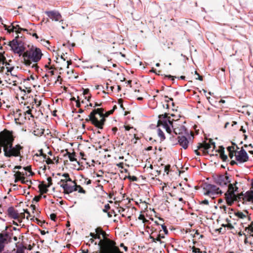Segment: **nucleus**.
Instances as JSON below:
<instances>
[{
    "label": "nucleus",
    "instance_id": "nucleus-25",
    "mask_svg": "<svg viewBox=\"0 0 253 253\" xmlns=\"http://www.w3.org/2000/svg\"><path fill=\"white\" fill-rule=\"evenodd\" d=\"M39 191L41 192V194L38 196H36L33 199L32 202H34V201L36 202H39L42 197V195L44 193H46L48 191Z\"/></svg>",
    "mask_w": 253,
    "mask_h": 253
},
{
    "label": "nucleus",
    "instance_id": "nucleus-17",
    "mask_svg": "<svg viewBox=\"0 0 253 253\" xmlns=\"http://www.w3.org/2000/svg\"><path fill=\"white\" fill-rule=\"evenodd\" d=\"M162 126L168 132L170 133L171 131L170 126L173 127L172 122L170 121V118L163 120Z\"/></svg>",
    "mask_w": 253,
    "mask_h": 253
},
{
    "label": "nucleus",
    "instance_id": "nucleus-31",
    "mask_svg": "<svg viewBox=\"0 0 253 253\" xmlns=\"http://www.w3.org/2000/svg\"><path fill=\"white\" fill-rule=\"evenodd\" d=\"M30 207L33 210V213H34L35 212L36 213V215L37 216H38L39 215V213H40V211H39L38 210H36V207L35 205H31Z\"/></svg>",
    "mask_w": 253,
    "mask_h": 253
},
{
    "label": "nucleus",
    "instance_id": "nucleus-60",
    "mask_svg": "<svg viewBox=\"0 0 253 253\" xmlns=\"http://www.w3.org/2000/svg\"><path fill=\"white\" fill-rule=\"evenodd\" d=\"M40 152H41L40 155H41V156H42L43 157V158H44V159H46V154H43V153H42V149H41V150H40Z\"/></svg>",
    "mask_w": 253,
    "mask_h": 253
},
{
    "label": "nucleus",
    "instance_id": "nucleus-21",
    "mask_svg": "<svg viewBox=\"0 0 253 253\" xmlns=\"http://www.w3.org/2000/svg\"><path fill=\"white\" fill-rule=\"evenodd\" d=\"M221 193V191H206V192L204 193V195L205 196H209L211 198H214L216 195Z\"/></svg>",
    "mask_w": 253,
    "mask_h": 253
},
{
    "label": "nucleus",
    "instance_id": "nucleus-16",
    "mask_svg": "<svg viewBox=\"0 0 253 253\" xmlns=\"http://www.w3.org/2000/svg\"><path fill=\"white\" fill-rule=\"evenodd\" d=\"M178 144L184 149H186L189 145V140L184 135H179L177 138Z\"/></svg>",
    "mask_w": 253,
    "mask_h": 253
},
{
    "label": "nucleus",
    "instance_id": "nucleus-41",
    "mask_svg": "<svg viewBox=\"0 0 253 253\" xmlns=\"http://www.w3.org/2000/svg\"><path fill=\"white\" fill-rule=\"evenodd\" d=\"M170 169V165H168L165 167V172L167 173V174H169V170Z\"/></svg>",
    "mask_w": 253,
    "mask_h": 253
},
{
    "label": "nucleus",
    "instance_id": "nucleus-28",
    "mask_svg": "<svg viewBox=\"0 0 253 253\" xmlns=\"http://www.w3.org/2000/svg\"><path fill=\"white\" fill-rule=\"evenodd\" d=\"M158 135L161 138V141H163L165 139V134L160 128L158 129Z\"/></svg>",
    "mask_w": 253,
    "mask_h": 253
},
{
    "label": "nucleus",
    "instance_id": "nucleus-62",
    "mask_svg": "<svg viewBox=\"0 0 253 253\" xmlns=\"http://www.w3.org/2000/svg\"><path fill=\"white\" fill-rule=\"evenodd\" d=\"M125 209L122 207H120L119 208V212L120 213H122V212H125Z\"/></svg>",
    "mask_w": 253,
    "mask_h": 253
},
{
    "label": "nucleus",
    "instance_id": "nucleus-8",
    "mask_svg": "<svg viewBox=\"0 0 253 253\" xmlns=\"http://www.w3.org/2000/svg\"><path fill=\"white\" fill-rule=\"evenodd\" d=\"M236 192H238V191H226L224 193V199L228 206H232L235 202L241 201L240 193H236Z\"/></svg>",
    "mask_w": 253,
    "mask_h": 253
},
{
    "label": "nucleus",
    "instance_id": "nucleus-48",
    "mask_svg": "<svg viewBox=\"0 0 253 253\" xmlns=\"http://www.w3.org/2000/svg\"><path fill=\"white\" fill-rule=\"evenodd\" d=\"M227 150L228 151V152H232L234 150V146H228L227 147Z\"/></svg>",
    "mask_w": 253,
    "mask_h": 253
},
{
    "label": "nucleus",
    "instance_id": "nucleus-42",
    "mask_svg": "<svg viewBox=\"0 0 253 253\" xmlns=\"http://www.w3.org/2000/svg\"><path fill=\"white\" fill-rule=\"evenodd\" d=\"M110 206L109 204H107L105 205L104 209L103 210V211L104 212H107L108 210L110 209Z\"/></svg>",
    "mask_w": 253,
    "mask_h": 253
},
{
    "label": "nucleus",
    "instance_id": "nucleus-7",
    "mask_svg": "<svg viewBox=\"0 0 253 253\" xmlns=\"http://www.w3.org/2000/svg\"><path fill=\"white\" fill-rule=\"evenodd\" d=\"M18 36L16 37L12 41L9 42L8 45L11 47V50L14 53H17L20 56L24 53L25 47L22 41H18Z\"/></svg>",
    "mask_w": 253,
    "mask_h": 253
},
{
    "label": "nucleus",
    "instance_id": "nucleus-6",
    "mask_svg": "<svg viewBox=\"0 0 253 253\" xmlns=\"http://www.w3.org/2000/svg\"><path fill=\"white\" fill-rule=\"evenodd\" d=\"M214 181L216 184L221 186L228 185V188L227 190H238V188L235 186L234 187L233 184H231L230 177L227 174L215 176L214 177Z\"/></svg>",
    "mask_w": 253,
    "mask_h": 253
},
{
    "label": "nucleus",
    "instance_id": "nucleus-38",
    "mask_svg": "<svg viewBox=\"0 0 253 253\" xmlns=\"http://www.w3.org/2000/svg\"><path fill=\"white\" fill-rule=\"evenodd\" d=\"M83 95L84 97L86 96L87 95L90 94L89 93V89L88 88H85V89L83 88Z\"/></svg>",
    "mask_w": 253,
    "mask_h": 253
},
{
    "label": "nucleus",
    "instance_id": "nucleus-39",
    "mask_svg": "<svg viewBox=\"0 0 253 253\" xmlns=\"http://www.w3.org/2000/svg\"><path fill=\"white\" fill-rule=\"evenodd\" d=\"M168 118H169V117H167V113H165L164 114H162V115H159V118L160 119H163V120L165 119H167Z\"/></svg>",
    "mask_w": 253,
    "mask_h": 253
},
{
    "label": "nucleus",
    "instance_id": "nucleus-55",
    "mask_svg": "<svg viewBox=\"0 0 253 253\" xmlns=\"http://www.w3.org/2000/svg\"><path fill=\"white\" fill-rule=\"evenodd\" d=\"M138 218L140 220H143V222H145V220H146V219H145L144 216L142 214H140L138 217Z\"/></svg>",
    "mask_w": 253,
    "mask_h": 253
},
{
    "label": "nucleus",
    "instance_id": "nucleus-46",
    "mask_svg": "<svg viewBox=\"0 0 253 253\" xmlns=\"http://www.w3.org/2000/svg\"><path fill=\"white\" fill-rule=\"evenodd\" d=\"M195 75H197L198 76V78H196V80H199L200 81H203V77L201 76L196 71H195Z\"/></svg>",
    "mask_w": 253,
    "mask_h": 253
},
{
    "label": "nucleus",
    "instance_id": "nucleus-20",
    "mask_svg": "<svg viewBox=\"0 0 253 253\" xmlns=\"http://www.w3.org/2000/svg\"><path fill=\"white\" fill-rule=\"evenodd\" d=\"M248 213L249 212L247 210H245L243 211H238L234 212V215L238 218L244 219L248 216Z\"/></svg>",
    "mask_w": 253,
    "mask_h": 253
},
{
    "label": "nucleus",
    "instance_id": "nucleus-2",
    "mask_svg": "<svg viewBox=\"0 0 253 253\" xmlns=\"http://www.w3.org/2000/svg\"><path fill=\"white\" fill-rule=\"evenodd\" d=\"M105 110L102 108L94 109L86 119V121H90L96 127L102 129L106 121L105 117L113 114L114 109L110 110L107 113H104Z\"/></svg>",
    "mask_w": 253,
    "mask_h": 253
},
{
    "label": "nucleus",
    "instance_id": "nucleus-32",
    "mask_svg": "<svg viewBox=\"0 0 253 253\" xmlns=\"http://www.w3.org/2000/svg\"><path fill=\"white\" fill-rule=\"evenodd\" d=\"M246 231L247 232H253V221L252 222L251 224L246 228Z\"/></svg>",
    "mask_w": 253,
    "mask_h": 253
},
{
    "label": "nucleus",
    "instance_id": "nucleus-13",
    "mask_svg": "<svg viewBox=\"0 0 253 253\" xmlns=\"http://www.w3.org/2000/svg\"><path fill=\"white\" fill-rule=\"evenodd\" d=\"M10 238L6 232L0 233V253L3 251L4 245L10 242Z\"/></svg>",
    "mask_w": 253,
    "mask_h": 253
},
{
    "label": "nucleus",
    "instance_id": "nucleus-64",
    "mask_svg": "<svg viewBox=\"0 0 253 253\" xmlns=\"http://www.w3.org/2000/svg\"><path fill=\"white\" fill-rule=\"evenodd\" d=\"M16 253H24V252L22 249H18Z\"/></svg>",
    "mask_w": 253,
    "mask_h": 253
},
{
    "label": "nucleus",
    "instance_id": "nucleus-50",
    "mask_svg": "<svg viewBox=\"0 0 253 253\" xmlns=\"http://www.w3.org/2000/svg\"><path fill=\"white\" fill-rule=\"evenodd\" d=\"M76 106L77 107H81V103L80 102V97L79 96H78V99H77V101H76Z\"/></svg>",
    "mask_w": 253,
    "mask_h": 253
},
{
    "label": "nucleus",
    "instance_id": "nucleus-52",
    "mask_svg": "<svg viewBox=\"0 0 253 253\" xmlns=\"http://www.w3.org/2000/svg\"><path fill=\"white\" fill-rule=\"evenodd\" d=\"M46 163L47 164H51L53 163V161L50 158L48 157L46 160Z\"/></svg>",
    "mask_w": 253,
    "mask_h": 253
},
{
    "label": "nucleus",
    "instance_id": "nucleus-29",
    "mask_svg": "<svg viewBox=\"0 0 253 253\" xmlns=\"http://www.w3.org/2000/svg\"><path fill=\"white\" fill-rule=\"evenodd\" d=\"M66 154L68 155V158L71 162L76 161L77 163L79 165V162L77 161V159L75 158V156L72 155L70 152L67 151Z\"/></svg>",
    "mask_w": 253,
    "mask_h": 253
},
{
    "label": "nucleus",
    "instance_id": "nucleus-22",
    "mask_svg": "<svg viewBox=\"0 0 253 253\" xmlns=\"http://www.w3.org/2000/svg\"><path fill=\"white\" fill-rule=\"evenodd\" d=\"M165 238V236L164 235H161L160 234H158L157 236L155 238L154 236H150V239H152L153 242H159L160 244L163 245L164 244V242L162 241V239Z\"/></svg>",
    "mask_w": 253,
    "mask_h": 253
},
{
    "label": "nucleus",
    "instance_id": "nucleus-37",
    "mask_svg": "<svg viewBox=\"0 0 253 253\" xmlns=\"http://www.w3.org/2000/svg\"><path fill=\"white\" fill-rule=\"evenodd\" d=\"M220 158L223 162H226L228 159V157L225 153H223L222 154L220 155Z\"/></svg>",
    "mask_w": 253,
    "mask_h": 253
},
{
    "label": "nucleus",
    "instance_id": "nucleus-26",
    "mask_svg": "<svg viewBox=\"0 0 253 253\" xmlns=\"http://www.w3.org/2000/svg\"><path fill=\"white\" fill-rule=\"evenodd\" d=\"M25 212L24 211H23L22 212L18 213V218L16 219V220H18V222H21L22 221V220L25 218Z\"/></svg>",
    "mask_w": 253,
    "mask_h": 253
},
{
    "label": "nucleus",
    "instance_id": "nucleus-40",
    "mask_svg": "<svg viewBox=\"0 0 253 253\" xmlns=\"http://www.w3.org/2000/svg\"><path fill=\"white\" fill-rule=\"evenodd\" d=\"M192 252L194 253H202V252H201L200 249L199 248H196L194 246H193L192 248Z\"/></svg>",
    "mask_w": 253,
    "mask_h": 253
},
{
    "label": "nucleus",
    "instance_id": "nucleus-33",
    "mask_svg": "<svg viewBox=\"0 0 253 253\" xmlns=\"http://www.w3.org/2000/svg\"><path fill=\"white\" fill-rule=\"evenodd\" d=\"M237 150H234L232 152H229V158L232 159L234 156H235V155H237L236 154L237 153Z\"/></svg>",
    "mask_w": 253,
    "mask_h": 253
},
{
    "label": "nucleus",
    "instance_id": "nucleus-15",
    "mask_svg": "<svg viewBox=\"0 0 253 253\" xmlns=\"http://www.w3.org/2000/svg\"><path fill=\"white\" fill-rule=\"evenodd\" d=\"M7 130L4 129L0 132V154L2 152V148L6 147Z\"/></svg>",
    "mask_w": 253,
    "mask_h": 253
},
{
    "label": "nucleus",
    "instance_id": "nucleus-56",
    "mask_svg": "<svg viewBox=\"0 0 253 253\" xmlns=\"http://www.w3.org/2000/svg\"><path fill=\"white\" fill-rule=\"evenodd\" d=\"M74 191H67V190H66V191H64L63 193H64V195H67L68 196H69V195L70 193L73 192Z\"/></svg>",
    "mask_w": 253,
    "mask_h": 253
},
{
    "label": "nucleus",
    "instance_id": "nucleus-35",
    "mask_svg": "<svg viewBox=\"0 0 253 253\" xmlns=\"http://www.w3.org/2000/svg\"><path fill=\"white\" fill-rule=\"evenodd\" d=\"M222 226L224 227H227L228 229L230 230L234 228V226L230 223H228L226 224H223Z\"/></svg>",
    "mask_w": 253,
    "mask_h": 253
},
{
    "label": "nucleus",
    "instance_id": "nucleus-57",
    "mask_svg": "<svg viewBox=\"0 0 253 253\" xmlns=\"http://www.w3.org/2000/svg\"><path fill=\"white\" fill-rule=\"evenodd\" d=\"M102 105V103H98L97 102H95L94 103V105L93 106V107H100Z\"/></svg>",
    "mask_w": 253,
    "mask_h": 253
},
{
    "label": "nucleus",
    "instance_id": "nucleus-3",
    "mask_svg": "<svg viewBox=\"0 0 253 253\" xmlns=\"http://www.w3.org/2000/svg\"><path fill=\"white\" fill-rule=\"evenodd\" d=\"M14 137L12 132L7 130V143L6 147L3 149L4 155L7 158L12 157H18L21 155L20 151L23 149V147L20 144L13 146Z\"/></svg>",
    "mask_w": 253,
    "mask_h": 253
},
{
    "label": "nucleus",
    "instance_id": "nucleus-61",
    "mask_svg": "<svg viewBox=\"0 0 253 253\" xmlns=\"http://www.w3.org/2000/svg\"><path fill=\"white\" fill-rule=\"evenodd\" d=\"M90 236L92 237V239H96V233H90Z\"/></svg>",
    "mask_w": 253,
    "mask_h": 253
},
{
    "label": "nucleus",
    "instance_id": "nucleus-23",
    "mask_svg": "<svg viewBox=\"0 0 253 253\" xmlns=\"http://www.w3.org/2000/svg\"><path fill=\"white\" fill-rule=\"evenodd\" d=\"M164 199L166 200V201L169 203H170L169 201H171V199H173V197H175V195L172 194V193L169 192H165V194H164L163 196Z\"/></svg>",
    "mask_w": 253,
    "mask_h": 253
},
{
    "label": "nucleus",
    "instance_id": "nucleus-44",
    "mask_svg": "<svg viewBox=\"0 0 253 253\" xmlns=\"http://www.w3.org/2000/svg\"><path fill=\"white\" fill-rule=\"evenodd\" d=\"M56 214L55 213H51L50 215V218L52 220L55 221L56 219Z\"/></svg>",
    "mask_w": 253,
    "mask_h": 253
},
{
    "label": "nucleus",
    "instance_id": "nucleus-24",
    "mask_svg": "<svg viewBox=\"0 0 253 253\" xmlns=\"http://www.w3.org/2000/svg\"><path fill=\"white\" fill-rule=\"evenodd\" d=\"M187 130L186 128L184 126H181L179 127L173 128V131L176 134H181L183 133V132H185Z\"/></svg>",
    "mask_w": 253,
    "mask_h": 253
},
{
    "label": "nucleus",
    "instance_id": "nucleus-58",
    "mask_svg": "<svg viewBox=\"0 0 253 253\" xmlns=\"http://www.w3.org/2000/svg\"><path fill=\"white\" fill-rule=\"evenodd\" d=\"M166 77L169 79H171V80H174V78H176V77L175 76H172L171 75H167Z\"/></svg>",
    "mask_w": 253,
    "mask_h": 253
},
{
    "label": "nucleus",
    "instance_id": "nucleus-34",
    "mask_svg": "<svg viewBox=\"0 0 253 253\" xmlns=\"http://www.w3.org/2000/svg\"><path fill=\"white\" fill-rule=\"evenodd\" d=\"M217 151L220 154V155L222 154L223 153H225L224 147L223 146H219L218 150Z\"/></svg>",
    "mask_w": 253,
    "mask_h": 253
},
{
    "label": "nucleus",
    "instance_id": "nucleus-18",
    "mask_svg": "<svg viewBox=\"0 0 253 253\" xmlns=\"http://www.w3.org/2000/svg\"><path fill=\"white\" fill-rule=\"evenodd\" d=\"M18 212L13 207H10L7 209V214L12 218L16 219L18 218Z\"/></svg>",
    "mask_w": 253,
    "mask_h": 253
},
{
    "label": "nucleus",
    "instance_id": "nucleus-54",
    "mask_svg": "<svg viewBox=\"0 0 253 253\" xmlns=\"http://www.w3.org/2000/svg\"><path fill=\"white\" fill-rule=\"evenodd\" d=\"M200 204L208 205L209 202L207 199H205L200 202Z\"/></svg>",
    "mask_w": 253,
    "mask_h": 253
},
{
    "label": "nucleus",
    "instance_id": "nucleus-12",
    "mask_svg": "<svg viewBox=\"0 0 253 253\" xmlns=\"http://www.w3.org/2000/svg\"><path fill=\"white\" fill-rule=\"evenodd\" d=\"M4 29L7 30L9 33L15 31L17 33H20L21 31L28 32V30L24 28H21L19 25H14L13 23L11 24L10 26H8L5 24H3Z\"/></svg>",
    "mask_w": 253,
    "mask_h": 253
},
{
    "label": "nucleus",
    "instance_id": "nucleus-59",
    "mask_svg": "<svg viewBox=\"0 0 253 253\" xmlns=\"http://www.w3.org/2000/svg\"><path fill=\"white\" fill-rule=\"evenodd\" d=\"M124 127L126 130H129L131 128H132V126H125Z\"/></svg>",
    "mask_w": 253,
    "mask_h": 253
},
{
    "label": "nucleus",
    "instance_id": "nucleus-5",
    "mask_svg": "<svg viewBox=\"0 0 253 253\" xmlns=\"http://www.w3.org/2000/svg\"><path fill=\"white\" fill-rule=\"evenodd\" d=\"M62 176L65 177V179H62L60 182L63 183L61 184V187L63 190H84L80 185H77L76 183L72 180L69 173H65Z\"/></svg>",
    "mask_w": 253,
    "mask_h": 253
},
{
    "label": "nucleus",
    "instance_id": "nucleus-36",
    "mask_svg": "<svg viewBox=\"0 0 253 253\" xmlns=\"http://www.w3.org/2000/svg\"><path fill=\"white\" fill-rule=\"evenodd\" d=\"M234 212H236V211L233 209H229L228 211V213L229 214V216L230 218L232 217V214L234 215Z\"/></svg>",
    "mask_w": 253,
    "mask_h": 253
},
{
    "label": "nucleus",
    "instance_id": "nucleus-51",
    "mask_svg": "<svg viewBox=\"0 0 253 253\" xmlns=\"http://www.w3.org/2000/svg\"><path fill=\"white\" fill-rule=\"evenodd\" d=\"M203 146H204V144H202L201 143H199L198 146L196 147V149H199V150L201 148L203 149Z\"/></svg>",
    "mask_w": 253,
    "mask_h": 253
},
{
    "label": "nucleus",
    "instance_id": "nucleus-10",
    "mask_svg": "<svg viewBox=\"0 0 253 253\" xmlns=\"http://www.w3.org/2000/svg\"><path fill=\"white\" fill-rule=\"evenodd\" d=\"M242 191L239 194L241 197V201L243 204H246L247 202L253 203V191Z\"/></svg>",
    "mask_w": 253,
    "mask_h": 253
},
{
    "label": "nucleus",
    "instance_id": "nucleus-47",
    "mask_svg": "<svg viewBox=\"0 0 253 253\" xmlns=\"http://www.w3.org/2000/svg\"><path fill=\"white\" fill-rule=\"evenodd\" d=\"M51 63V59L49 58V62H48V65H45V68H48L49 69H53L54 68V67L53 66H51V67H49V65H50Z\"/></svg>",
    "mask_w": 253,
    "mask_h": 253
},
{
    "label": "nucleus",
    "instance_id": "nucleus-4",
    "mask_svg": "<svg viewBox=\"0 0 253 253\" xmlns=\"http://www.w3.org/2000/svg\"><path fill=\"white\" fill-rule=\"evenodd\" d=\"M42 56V53L41 50L33 45L23 54L24 63L26 66H30L32 64L31 61L34 63H37L41 59Z\"/></svg>",
    "mask_w": 253,
    "mask_h": 253
},
{
    "label": "nucleus",
    "instance_id": "nucleus-43",
    "mask_svg": "<svg viewBox=\"0 0 253 253\" xmlns=\"http://www.w3.org/2000/svg\"><path fill=\"white\" fill-rule=\"evenodd\" d=\"M23 211H24V212H25V213H27V215L26 216V218L28 219L31 216L30 212L28 211L27 209H23Z\"/></svg>",
    "mask_w": 253,
    "mask_h": 253
},
{
    "label": "nucleus",
    "instance_id": "nucleus-27",
    "mask_svg": "<svg viewBox=\"0 0 253 253\" xmlns=\"http://www.w3.org/2000/svg\"><path fill=\"white\" fill-rule=\"evenodd\" d=\"M36 215L33 216L32 218L30 219L31 220L36 222L38 224L42 226V224L44 223V221H42L38 219V217H35Z\"/></svg>",
    "mask_w": 253,
    "mask_h": 253
},
{
    "label": "nucleus",
    "instance_id": "nucleus-19",
    "mask_svg": "<svg viewBox=\"0 0 253 253\" xmlns=\"http://www.w3.org/2000/svg\"><path fill=\"white\" fill-rule=\"evenodd\" d=\"M210 143L205 142L204 143L203 149L204 151H207V150H209L212 146V151H213L215 148V143L213 142L211 140L210 141Z\"/></svg>",
    "mask_w": 253,
    "mask_h": 253
},
{
    "label": "nucleus",
    "instance_id": "nucleus-53",
    "mask_svg": "<svg viewBox=\"0 0 253 253\" xmlns=\"http://www.w3.org/2000/svg\"><path fill=\"white\" fill-rule=\"evenodd\" d=\"M129 178L132 181H136L137 180V178L135 176H129Z\"/></svg>",
    "mask_w": 253,
    "mask_h": 253
},
{
    "label": "nucleus",
    "instance_id": "nucleus-49",
    "mask_svg": "<svg viewBox=\"0 0 253 253\" xmlns=\"http://www.w3.org/2000/svg\"><path fill=\"white\" fill-rule=\"evenodd\" d=\"M249 238H248V237H246V238L245 239V240H244L245 243L247 244L248 243H249L250 245H252V244L253 245V243L251 241H249L248 240Z\"/></svg>",
    "mask_w": 253,
    "mask_h": 253
},
{
    "label": "nucleus",
    "instance_id": "nucleus-30",
    "mask_svg": "<svg viewBox=\"0 0 253 253\" xmlns=\"http://www.w3.org/2000/svg\"><path fill=\"white\" fill-rule=\"evenodd\" d=\"M4 52L0 53V63H1L2 65H4L6 61V59L4 55Z\"/></svg>",
    "mask_w": 253,
    "mask_h": 253
},
{
    "label": "nucleus",
    "instance_id": "nucleus-11",
    "mask_svg": "<svg viewBox=\"0 0 253 253\" xmlns=\"http://www.w3.org/2000/svg\"><path fill=\"white\" fill-rule=\"evenodd\" d=\"M237 154L235 155V159L236 161L239 163H244L249 160V156L243 147L241 148V150L237 151Z\"/></svg>",
    "mask_w": 253,
    "mask_h": 253
},
{
    "label": "nucleus",
    "instance_id": "nucleus-9",
    "mask_svg": "<svg viewBox=\"0 0 253 253\" xmlns=\"http://www.w3.org/2000/svg\"><path fill=\"white\" fill-rule=\"evenodd\" d=\"M23 169L25 170V172L17 171L15 174L17 175V178L21 181L22 183H27L30 181L28 180H25V175H27L26 171H28L30 173L29 175H33L34 173L32 171L31 166H28L27 167H24Z\"/></svg>",
    "mask_w": 253,
    "mask_h": 253
},
{
    "label": "nucleus",
    "instance_id": "nucleus-45",
    "mask_svg": "<svg viewBox=\"0 0 253 253\" xmlns=\"http://www.w3.org/2000/svg\"><path fill=\"white\" fill-rule=\"evenodd\" d=\"M162 228L165 232V234H167L168 233V230L167 227L164 224H162Z\"/></svg>",
    "mask_w": 253,
    "mask_h": 253
},
{
    "label": "nucleus",
    "instance_id": "nucleus-1",
    "mask_svg": "<svg viewBox=\"0 0 253 253\" xmlns=\"http://www.w3.org/2000/svg\"><path fill=\"white\" fill-rule=\"evenodd\" d=\"M95 232L102 236V238L98 243L99 250L92 253H120L119 247L116 246V243L107 237L108 235L101 227L96 228Z\"/></svg>",
    "mask_w": 253,
    "mask_h": 253
},
{
    "label": "nucleus",
    "instance_id": "nucleus-14",
    "mask_svg": "<svg viewBox=\"0 0 253 253\" xmlns=\"http://www.w3.org/2000/svg\"><path fill=\"white\" fill-rule=\"evenodd\" d=\"M45 14L48 16V18L53 21H59L61 20L62 16L61 14L57 11H45Z\"/></svg>",
    "mask_w": 253,
    "mask_h": 253
},
{
    "label": "nucleus",
    "instance_id": "nucleus-63",
    "mask_svg": "<svg viewBox=\"0 0 253 253\" xmlns=\"http://www.w3.org/2000/svg\"><path fill=\"white\" fill-rule=\"evenodd\" d=\"M248 238H250L251 237H253V232H247Z\"/></svg>",
    "mask_w": 253,
    "mask_h": 253
}]
</instances>
